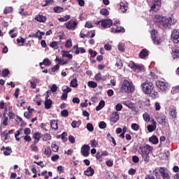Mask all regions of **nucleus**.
<instances>
[{
    "label": "nucleus",
    "mask_w": 179,
    "mask_h": 179,
    "mask_svg": "<svg viewBox=\"0 0 179 179\" xmlns=\"http://www.w3.org/2000/svg\"><path fill=\"white\" fill-rule=\"evenodd\" d=\"M110 31L112 33H124L125 32V29L122 27H113L110 29Z\"/></svg>",
    "instance_id": "14"
},
{
    "label": "nucleus",
    "mask_w": 179,
    "mask_h": 179,
    "mask_svg": "<svg viewBox=\"0 0 179 179\" xmlns=\"http://www.w3.org/2000/svg\"><path fill=\"white\" fill-rule=\"evenodd\" d=\"M9 73H10V72L9 71V70L8 69H6L2 71V76H3V77L8 76Z\"/></svg>",
    "instance_id": "58"
},
{
    "label": "nucleus",
    "mask_w": 179,
    "mask_h": 179,
    "mask_svg": "<svg viewBox=\"0 0 179 179\" xmlns=\"http://www.w3.org/2000/svg\"><path fill=\"white\" fill-rule=\"evenodd\" d=\"M171 93L172 94H176V93H179V85L173 87L171 90Z\"/></svg>",
    "instance_id": "41"
},
{
    "label": "nucleus",
    "mask_w": 179,
    "mask_h": 179,
    "mask_svg": "<svg viewBox=\"0 0 179 179\" xmlns=\"http://www.w3.org/2000/svg\"><path fill=\"white\" fill-rule=\"evenodd\" d=\"M71 19V15H66L62 17L59 18V21L60 22H67V20H69Z\"/></svg>",
    "instance_id": "35"
},
{
    "label": "nucleus",
    "mask_w": 179,
    "mask_h": 179,
    "mask_svg": "<svg viewBox=\"0 0 179 179\" xmlns=\"http://www.w3.org/2000/svg\"><path fill=\"white\" fill-rule=\"evenodd\" d=\"M30 148L32 152H37L38 150V148L34 144H32Z\"/></svg>",
    "instance_id": "62"
},
{
    "label": "nucleus",
    "mask_w": 179,
    "mask_h": 179,
    "mask_svg": "<svg viewBox=\"0 0 179 179\" xmlns=\"http://www.w3.org/2000/svg\"><path fill=\"white\" fill-rule=\"evenodd\" d=\"M143 117L144 121H145L146 122H149L150 121V115H149V114L144 113L143 115Z\"/></svg>",
    "instance_id": "48"
},
{
    "label": "nucleus",
    "mask_w": 179,
    "mask_h": 179,
    "mask_svg": "<svg viewBox=\"0 0 179 179\" xmlns=\"http://www.w3.org/2000/svg\"><path fill=\"white\" fill-rule=\"evenodd\" d=\"M134 84L132 83L125 80L123 81L122 87L120 88V92L122 93H131L134 90Z\"/></svg>",
    "instance_id": "3"
},
{
    "label": "nucleus",
    "mask_w": 179,
    "mask_h": 179,
    "mask_svg": "<svg viewBox=\"0 0 179 179\" xmlns=\"http://www.w3.org/2000/svg\"><path fill=\"white\" fill-rule=\"evenodd\" d=\"M51 106H52V101L49 99L48 96L45 100V108L50 110V108H51Z\"/></svg>",
    "instance_id": "18"
},
{
    "label": "nucleus",
    "mask_w": 179,
    "mask_h": 179,
    "mask_svg": "<svg viewBox=\"0 0 179 179\" xmlns=\"http://www.w3.org/2000/svg\"><path fill=\"white\" fill-rule=\"evenodd\" d=\"M140 154L145 162H149V154L153 150V148L149 145H145L140 148Z\"/></svg>",
    "instance_id": "2"
},
{
    "label": "nucleus",
    "mask_w": 179,
    "mask_h": 179,
    "mask_svg": "<svg viewBox=\"0 0 179 179\" xmlns=\"http://www.w3.org/2000/svg\"><path fill=\"white\" fill-rule=\"evenodd\" d=\"M53 10L55 13H61V12H64V8L61 7H54Z\"/></svg>",
    "instance_id": "39"
},
{
    "label": "nucleus",
    "mask_w": 179,
    "mask_h": 179,
    "mask_svg": "<svg viewBox=\"0 0 179 179\" xmlns=\"http://www.w3.org/2000/svg\"><path fill=\"white\" fill-rule=\"evenodd\" d=\"M172 57L173 59H177L179 58V50L178 49H174L172 50Z\"/></svg>",
    "instance_id": "24"
},
{
    "label": "nucleus",
    "mask_w": 179,
    "mask_h": 179,
    "mask_svg": "<svg viewBox=\"0 0 179 179\" xmlns=\"http://www.w3.org/2000/svg\"><path fill=\"white\" fill-rule=\"evenodd\" d=\"M134 72H141L142 71H145V66L143 65H136L134 68Z\"/></svg>",
    "instance_id": "25"
},
{
    "label": "nucleus",
    "mask_w": 179,
    "mask_h": 179,
    "mask_svg": "<svg viewBox=\"0 0 179 179\" xmlns=\"http://www.w3.org/2000/svg\"><path fill=\"white\" fill-rule=\"evenodd\" d=\"M61 114L62 117H68V115H69V112H68L67 110H64L62 111Z\"/></svg>",
    "instance_id": "64"
},
{
    "label": "nucleus",
    "mask_w": 179,
    "mask_h": 179,
    "mask_svg": "<svg viewBox=\"0 0 179 179\" xmlns=\"http://www.w3.org/2000/svg\"><path fill=\"white\" fill-rule=\"evenodd\" d=\"M131 129H133V131H139L140 127H139V124H138L136 123H133L131 125Z\"/></svg>",
    "instance_id": "36"
},
{
    "label": "nucleus",
    "mask_w": 179,
    "mask_h": 179,
    "mask_svg": "<svg viewBox=\"0 0 179 179\" xmlns=\"http://www.w3.org/2000/svg\"><path fill=\"white\" fill-rule=\"evenodd\" d=\"M78 26V22L75 21H69L66 23V27L68 30H73Z\"/></svg>",
    "instance_id": "12"
},
{
    "label": "nucleus",
    "mask_w": 179,
    "mask_h": 179,
    "mask_svg": "<svg viewBox=\"0 0 179 179\" xmlns=\"http://www.w3.org/2000/svg\"><path fill=\"white\" fill-rule=\"evenodd\" d=\"M87 129L90 131V132H93V131L94 130V127L91 123H88L87 124Z\"/></svg>",
    "instance_id": "56"
},
{
    "label": "nucleus",
    "mask_w": 179,
    "mask_h": 179,
    "mask_svg": "<svg viewBox=\"0 0 179 179\" xmlns=\"http://www.w3.org/2000/svg\"><path fill=\"white\" fill-rule=\"evenodd\" d=\"M51 139V135L48 133H46L44 134L43 141H50Z\"/></svg>",
    "instance_id": "53"
},
{
    "label": "nucleus",
    "mask_w": 179,
    "mask_h": 179,
    "mask_svg": "<svg viewBox=\"0 0 179 179\" xmlns=\"http://www.w3.org/2000/svg\"><path fill=\"white\" fill-rule=\"evenodd\" d=\"M149 142L152 143V145H157L159 143V138L156 136H152L149 138Z\"/></svg>",
    "instance_id": "22"
},
{
    "label": "nucleus",
    "mask_w": 179,
    "mask_h": 179,
    "mask_svg": "<svg viewBox=\"0 0 179 179\" xmlns=\"http://www.w3.org/2000/svg\"><path fill=\"white\" fill-rule=\"evenodd\" d=\"M51 148L53 152H58V149H59V147L55 143H53L51 144Z\"/></svg>",
    "instance_id": "45"
},
{
    "label": "nucleus",
    "mask_w": 179,
    "mask_h": 179,
    "mask_svg": "<svg viewBox=\"0 0 179 179\" xmlns=\"http://www.w3.org/2000/svg\"><path fill=\"white\" fill-rule=\"evenodd\" d=\"M141 89L145 94H150L153 90V83L150 81H145L141 84Z\"/></svg>",
    "instance_id": "4"
},
{
    "label": "nucleus",
    "mask_w": 179,
    "mask_h": 179,
    "mask_svg": "<svg viewBox=\"0 0 179 179\" xmlns=\"http://www.w3.org/2000/svg\"><path fill=\"white\" fill-rule=\"evenodd\" d=\"M1 150L3 151V155L5 156H10V155L12 153V148L9 147H2Z\"/></svg>",
    "instance_id": "17"
},
{
    "label": "nucleus",
    "mask_w": 179,
    "mask_h": 179,
    "mask_svg": "<svg viewBox=\"0 0 179 179\" xmlns=\"http://www.w3.org/2000/svg\"><path fill=\"white\" fill-rule=\"evenodd\" d=\"M149 55V50L147 49H143L140 53H139V57L141 58V59H145L146 57H148Z\"/></svg>",
    "instance_id": "15"
},
{
    "label": "nucleus",
    "mask_w": 179,
    "mask_h": 179,
    "mask_svg": "<svg viewBox=\"0 0 179 179\" xmlns=\"http://www.w3.org/2000/svg\"><path fill=\"white\" fill-rule=\"evenodd\" d=\"M156 85L158 87V89H160V90H162V92H164V90H167L169 87V84L162 80L157 81Z\"/></svg>",
    "instance_id": "8"
},
{
    "label": "nucleus",
    "mask_w": 179,
    "mask_h": 179,
    "mask_svg": "<svg viewBox=\"0 0 179 179\" xmlns=\"http://www.w3.org/2000/svg\"><path fill=\"white\" fill-rule=\"evenodd\" d=\"M22 131H23V129L21 128L15 134V138L16 141H20V138H19V135H20V134L22 133Z\"/></svg>",
    "instance_id": "51"
},
{
    "label": "nucleus",
    "mask_w": 179,
    "mask_h": 179,
    "mask_svg": "<svg viewBox=\"0 0 179 179\" xmlns=\"http://www.w3.org/2000/svg\"><path fill=\"white\" fill-rule=\"evenodd\" d=\"M159 172L163 179H170V175H169V172L164 168H160Z\"/></svg>",
    "instance_id": "11"
},
{
    "label": "nucleus",
    "mask_w": 179,
    "mask_h": 179,
    "mask_svg": "<svg viewBox=\"0 0 179 179\" xmlns=\"http://www.w3.org/2000/svg\"><path fill=\"white\" fill-rule=\"evenodd\" d=\"M157 122H159V124H164V122H166V116L164 115H160L157 118Z\"/></svg>",
    "instance_id": "26"
},
{
    "label": "nucleus",
    "mask_w": 179,
    "mask_h": 179,
    "mask_svg": "<svg viewBox=\"0 0 179 179\" xmlns=\"http://www.w3.org/2000/svg\"><path fill=\"white\" fill-rule=\"evenodd\" d=\"M162 7V1L161 0H152L151 4V10L154 12H157V10H160Z\"/></svg>",
    "instance_id": "7"
},
{
    "label": "nucleus",
    "mask_w": 179,
    "mask_h": 179,
    "mask_svg": "<svg viewBox=\"0 0 179 179\" xmlns=\"http://www.w3.org/2000/svg\"><path fill=\"white\" fill-rule=\"evenodd\" d=\"M65 47L66 48H71V47H72V40L71 39L67 40L66 41Z\"/></svg>",
    "instance_id": "52"
},
{
    "label": "nucleus",
    "mask_w": 179,
    "mask_h": 179,
    "mask_svg": "<svg viewBox=\"0 0 179 179\" xmlns=\"http://www.w3.org/2000/svg\"><path fill=\"white\" fill-rule=\"evenodd\" d=\"M80 124H82V122L80 120L78 121H73L71 123V127L73 128H78L80 126Z\"/></svg>",
    "instance_id": "30"
},
{
    "label": "nucleus",
    "mask_w": 179,
    "mask_h": 179,
    "mask_svg": "<svg viewBox=\"0 0 179 179\" xmlns=\"http://www.w3.org/2000/svg\"><path fill=\"white\" fill-rule=\"evenodd\" d=\"M50 47L53 50H58V42L52 41L50 43Z\"/></svg>",
    "instance_id": "31"
},
{
    "label": "nucleus",
    "mask_w": 179,
    "mask_h": 179,
    "mask_svg": "<svg viewBox=\"0 0 179 179\" xmlns=\"http://www.w3.org/2000/svg\"><path fill=\"white\" fill-rule=\"evenodd\" d=\"M170 114L173 118H176V117H177V112L176 109H171Z\"/></svg>",
    "instance_id": "61"
},
{
    "label": "nucleus",
    "mask_w": 179,
    "mask_h": 179,
    "mask_svg": "<svg viewBox=\"0 0 179 179\" xmlns=\"http://www.w3.org/2000/svg\"><path fill=\"white\" fill-rule=\"evenodd\" d=\"M157 123L154 122V125L153 124H150L148 126L147 129L149 132H153V131H155L157 128L156 126Z\"/></svg>",
    "instance_id": "28"
},
{
    "label": "nucleus",
    "mask_w": 179,
    "mask_h": 179,
    "mask_svg": "<svg viewBox=\"0 0 179 179\" xmlns=\"http://www.w3.org/2000/svg\"><path fill=\"white\" fill-rule=\"evenodd\" d=\"M104 49L106 50V51H111V50H113V46L110 43H106L104 45Z\"/></svg>",
    "instance_id": "46"
},
{
    "label": "nucleus",
    "mask_w": 179,
    "mask_h": 179,
    "mask_svg": "<svg viewBox=\"0 0 179 179\" xmlns=\"http://www.w3.org/2000/svg\"><path fill=\"white\" fill-rule=\"evenodd\" d=\"M71 52L77 55L79 54V47L78 46V45H76L73 47L71 50Z\"/></svg>",
    "instance_id": "42"
},
{
    "label": "nucleus",
    "mask_w": 179,
    "mask_h": 179,
    "mask_svg": "<svg viewBox=\"0 0 179 179\" xmlns=\"http://www.w3.org/2000/svg\"><path fill=\"white\" fill-rule=\"evenodd\" d=\"M115 66H117V69H121V68H122V66H123L122 61H121V59H118L115 64Z\"/></svg>",
    "instance_id": "40"
},
{
    "label": "nucleus",
    "mask_w": 179,
    "mask_h": 179,
    "mask_svg": "<svg viewBox=\"0 0 179 179\" xmlns=\"http://www.w3.org/2000/svg\"><path fill=\"white\" fill-rule=\"evenodd\" d=\"M120 12H122V13H125V12L128 10V4L124 2L120 3Z\"/></svg>",
    "instance_id": "20"
},
{
    "label": "nucleus",
    "mask_w": 179,
    "mask_h": 179,
    "mask_svg": "<svg viewBox=\"0 0 179 179\" xmlns=\"http://www.w3.org/2000/svg\"><path fill=\"white\" fill-rule=\"evenodd\" d=\"M9 34H10L11 38H15V37H16V36H17V32H15V29H11L9 31Z\"/></svg>",
    "instance_id": "50"
},
{
    "label": "nucleus",
    "mask_w": 179,
    "mask_h": 179,
    "mask_svg": "<svg viewBox=\"0 0 179 179\" xmlns=\"http://www.w3.org/2000/svg\"><path fill=\"white\" fill-rule=\"evenodd\" d=\"M155 20L157 23H159L164 29H170V27L174 26L177 23V19L173 15L171 17H163L159 14L155 16Z\"/></svg>",
    "instance_id": "1"
},
{
    "label": "nucleus",
    "mask_w": 179,
    "mask_h": 179,
    "mask_svg": "<svg viewBox=\"0 0 179 179\" xmlns=\"http://www.w3.org/2000/svg\"><path fill=\"white\" fill-rule=\"evenodd\" d=\"M89 52H90V57L92 58H94V57H96V55H97V52L93 50H90Z\"/></svg>",
    "instance_id": "59"
},
{
    "label": "nucleus",
    "mask_w": 179,
    "mask_h": 179,
    "mask_svg": "<svg viewBox=\"0 0 179 179\" xmlns=\"http://www.w3.org/2000/svg\"><path fill=\"white\" fill-rule=\"evenodd\" d=\"M70 86H71V87H78V79L74 78L71 80Z\"/></svg>",
    "instance_id": "32"
},
{
    "label": "nucleus",
    "mask_w": 179,
    "mask_h": 179,
    "mask_svg": "<svg viewBox=\"0 0 179 179\" xmlns=\"http://www.w3.org/2000/svg\"><path fill=\"white\" fill-rule=\"evenodd\" d=\"M3 117H4V118L3 119V125H4V127H7V125L8 124V121L9 120V119L6 116V113H3Z\"/></svg>",
    "instance_id": "44"
},
{
    "label": "nucleus",
    "mask_w": 179,
    "mask_h": 179,
    "mask_svg": "<svg viewBox=\"0 0 179 179\" xmlns=\"http://www.w3.org/2000/svg\"><path fill=\"white\" fill-rule=\"evenodd\" d=\"M96 26H102L104 29H107L108 27H111L113 25V20H103L101 21H98L95 23Z\"/></svg>",
    "instance_id": "6"
},
{
    "label": "nucleus",
    "mask_w": 179,
    "mask_h": 179,
    "mask_svg": "<svg viewBox=\"0 0 179 179\" xmlns=\"http://www.w3.org/2000/svg\"><path fill=\"white\" fill-rule=\"evenodd\" d=\"M106 106V101H101L99 103V106H96V111H100L104 106Z\"/></svg>",
    "instance_id": "27"
},
{
    "label": "nucleus",
    "mask_w": 179,
    "mask_h": 179,
    "mask_svg": "<svg viewBox=\"0 0 179 179\" xmlns=\"http://www.w3.org/2000/svg\"><path fill=\"white\" fill-rule=\"evenodd\" d=\"M50 126L52 129L54 131H57L58 129V122L57 120H51L50 121Z\"/></svg>",
    "instance_id": "23"
},
{
    "label": "nucleus",
    "mask_w": 179,
    "mask_h": 179,
    "mask_svg": "<svg viewBox=\"0 0 179 179\" xmlns=\"http://www.w3.org/2000/svg\"><path fill=\"white\" fill-rule=\"evenodd\" d=\"M129 66L134 71L136 66V64L134 62L131 61V62H129Z\"/></svg>",
    "instance_id": "63"
},
{
    "label": "nucleus",
    "mask_w": 179,
    "mask_h": 179,
    "mask_svg": "<svg viewBox=\"0 0 179 179\" xmlns=\"http://www.w3.org/2000/svg\"><path fill=\"white\" fill-rule=\"evenodd\" d=\"M44 154H45L46 156H48V157H50V156H51V148L47 147V148L45 149Z\"/></svg>",
    "instance_id": "49"
},
{
    "label": "nucleus",
    "mask_w": 179,
    "mask_h": 179,
    "mask_svg": "<svg viewBox=\"0 0 179 179\" xmlns=\"http://www.w3.org/2000/svg\"><path fill=\"white\" fill-rule=\"evenodd\" d=\"M42 65H45V66H50V65H51V61L48 58H45L43 62L40 63V66H42Z\"/></svg>",
    "instance_id": "29"
},
{
    "label": "nucleus",
    "mask_w": 179,
    "mask_h": 179,
    "mask_svg": "<svg viewBox=\"0 0 179 179\" xmlns=\"http://www.w3.org/2000/svg\"><path fill=\"white\" fill-rule=\"evenodd\" d=\"M122 104H124V106H126V107H128L129 108H132V103H131L128 101H122Z\"/></svg>",
    "instance_id": "55"
},
{
    "label": "nucleus",
    "mask_w": 179,
    "mask_h": 179,
    "mask_svg": "<svg viewBox=\"0 0 179 179\" xmlns=\"http://www.w3.org/2000/svg\"><path fill=\"white\" fill-rule=\"evenodd\" d=\"M34 138L36 139L34 141V143H38V141H40V138H41V136L40 135V133H35L34 134Z\"/></svg>",
    "instance_id": "38"
},
{
    "label": "nucleus",
    "mask_w": 179,
    "mask_h": 179,
    "mask_svg": "<svg viewBox=\"0 0 179 179\" xmlns=\"http://www.w3.org/2000/svg\"><path fill=\"white\" fill-rule=\"evenodd\" d=\"M88 86L89 87H92V89H96V87H97V83H96V82L94 81H89Z\"/></svg>",
    "instance_id": "43"
},
{
    "label": "nucleus",
    "mask_w": 179,
    "mask_h": 179,
    "mask_svg": "<svg viewBox=\"0 0 179 179\" xmlns=\"http://www.w3.org/2000/svg\"><path fill=\"white\" fill-rule=\"evenodd\" d=\"M89 152H90V146L89 145H84L81 148V155L85 157L89 156Z\"/></svg>",
    "instance_id": "10"
},
{
    "label": "nucleus",
    "mask_w": 179,
    "mask_h": 179,
    "mask_svg": "<svg viewBox=\"0 0 179 179\" xmlns=\"http://www.w3.org/2000/svg\"><path fill=\"white\" fill-rule=\"evenodd\" d=\"M117 49L119 50V51H121L122 52H124L125 50V44L119 43Z\"/></svg>",
    "instance_id": "47"
},
{
    "label": "nucleus",
    "mask_w": 179,
    "mask_h": 179,
    "mask_svg": "<svg viewBox=\"0 0 179 179\" xmlns=\"http://www.w3.org/2000/svg\"><path fill=\"white\" fill-rule=\"evenodd\" d=\"M35 20L39 22L40 23H44V22L47 20V18L43 15H38L35 17Z\"/></svg>",
    "instance_id": "21"
},
{
    "label": "nucleus",
    "mask_w": 179,
    "mask_h": 179,
    "mask_svg": "<svg viewBox=\"0 0 179 179\" xmlns=\"http://www.w3.org/2000/svg\"><path fill=\"white\" fill-rule=\"evenodd\" d=\"M84 174L87 177H92L94 174V169L92 166H89L86 171H84Z\"/></svg>",
    "instance_id": "13"
},
{
    "label": "nucleus",
    "mask_w": 179,
    "mask_h": 179,
    "mask_svg": "<svg viewBox=\"0 0 179 179\" xmlns=\"http://www.w3.org/2000/svg\"><path fill=\"white\" fill-rule=\"evenodd\" d=\"M151 38L156 45H159V44H162L163 43V39L159 37H156L157 36V31L153 29L151 31Z\"/></svg>",
    "instance_id": "5"
},
{
    "label": "nucleus",
    "mask_w": 179,
    "mask_h": 179,
    "mask_svg": "<svg viewBox=\"0 0 179 179\" xmlns=\"http://www.w3.org/2000/svg\"><path fill=\"white\" fill-rule=\"evenodd\" d=\"M90 145L92 148H97V146H99V143H97L96 140H92L90 141Z\"/></svg>",
    "instance_id": "54"
},
{
    "label": "nucleus",
    "mask_w": 179,
    "mask_h": 179,
    "mask_svg": "<svg viewBox=\"0 0 179 179\" xmlns=\"http://www.w3.org/2000/svg\"><path fill=\"white\" fill-rule=\"evenodd\" d=\"M95 79H96V80H106L107 78H106V77L101 76V73H98L95 76Z\"/></svg>",
    "instance_id": "33"
},
{
    "label": "nucleus",
    "mask_w": 179,
    "mask_h": 179,
    "mask_svg": "<svg viewBox=\"0 0 179 179\" xmlns=\"http://www.w3.org/2000/svg\"><path fill=\"white\" fill-rule=\"evenodd\" d=\"M99 127L101 129H104V128H106V127H107V124H106L104 122V121H101L99 122Z\"/></svg>",
    "instance_id": "57"
},
{
    "label": "nucleus",
    "mask_w": 179,
    "mask_h": 179,
    "mask_svg": "<svg viewBox=\"0 0 179 179\" xmlns=\"http://www.w3.org/2000/svg\"><path fill=\"white\" fill-rule=\"evenodd\" d=\"M62 55L63 58H68V59H72V58H73V56L66 50H62Z\"/></svg>",
    "instance_id": "19"
},
{
    "label": "nucleus",
    "mask_w": 179,
    "mask_h": 179,
    "mask_svg": "<svg viewBox=\"0 0 179 179\" xmlns=\"http://www.w3.org/2000/svg\"><path fill=\"white\" fill-rule=\"evenodd\" d=\"M85 27H87V29H92V27H94L93 23L92 22H87L85 24Z\"/></svg>",
    "instance_id": "60"
},
{
    "label": "nucleus",
    "mask_w": 179,
    "mask_h": 179,
    "mask_svg": "<svg viewBox=\"0 0 179 179\" xmlns=\"http://www.w3.org/2000/svg\"><path fill=\"white\" fill-rule=\"evenodd\" d=\"M100 13L103 16H108L110 12L106 8H102V9L100 10Z\"/></svg>",
    "instance_id": "34"
},
{
    "label": "nucleus",
    "mask_w": 179,
    "mask_h": 179,
    "mask_svg": "<svg viewBox=\"0 0 179 179\" xmlns=\"http://www.w3.org/2000/svg\"><path fill=\"white\" fill-rule=\"evenodd\" d=\"M172 41L177 44L179 43V31L177 29H173L171 32Z\"/></svg>",
    "instance_id": "9"
},
{
    "label": "nucleus",
    "mask_w": 179,
    "mask_h": 179,
    "mask_svg": "<svg viewBox=\"0 0 179 179\" xmlns=\"http://www.w3.org/2000/svg\"><path fill=\"white\" fill-rule=\"evenodd\" d=\"M120 120V115H118V112H113L112 113V117L110 118V121L112 122H117Z\"/></svg>",
    "instance_id": "16"
},
{
    "label": "nucleus",
    "mask_w": 179,
    "mask_h": 179,
    "mask_svg": "<svg viewBox=\"0 0 179 179\" xmlns=\"http://www.w3.org/2000/svg\"><path fill=\"white\" fill-rule=\"evenodd\" d=\"M13 7L12 6L6 7L3 10V13L4 15H8V13H10V12H13Z\"/></svg>",
    "instance_id": "37"
}]
</instances>
